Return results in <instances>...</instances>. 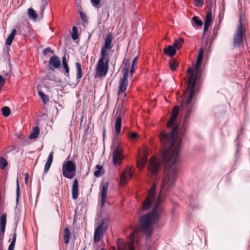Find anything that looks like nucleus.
Returning a JSON list of instances; mask_svg holds the SVG:
<instances>
[{
	"instance_id": "nucleus-7",
	"label": "nucleus",
	"mask_w": 250,
	"mask_h": 250,
	"mask_svg": "<svg viewBox=\"0 0 250 250\" xmlns=\"http://www.w3.org/2000/svg\"><path fill=\"white\" fill-rule=\"evenodd\" d=\"M245 37V32L242 27V21L241 18L239 20V24L236 29L233 39V45L235 47H238L243 44V39Z\"/></svg>"
},
{
	"instance_id": "nucleus-41",
	"label": "nucleus",
	"mask_w": 250,
	"mask_h": 250,
	"mask_svg": "<svg viewBox=\"0 0 250 250\" xmlns=\"http://www.w3.org/2000/svg\"><path fill=\"white\" fill-rule=\"evenodd\" d=\"M5 230V227H0V240L1 241V244L2 245V241L4 237V232Z\"/></svg>"
},
{
	"instance_id": "nucleus-1",
	"label": "nucleus",
	"mask_w": 250,
	"mask_h": 250,
	"mask_svg": "<svg viewBox=\"0 0 250 250\" xmlns=\"http://www.w3.org/2000/svg\"><path fill=\"white\" fill-rule=\"evenodd\" d=\"M178 129V126L176 125L170 133L163 132L160 134L161 143L164 146H168L166 148L162 157L163 164L168 168L162 178L161 189L157 198H155L156 186L153 184L143 205V208L145 210L148 209L151 205L154 206L151 211L140 217V230L146 235L147 238H151L153 229V226L160 218L161 208L159 204L163 200L164 193L170 191L175 185L177 174L176 165L179 162L178 158L182 149L181 140L174 139V135Z\"/></svg>"
},
{
	"instance_id": "nucleus-3",
	"label": "nucleus",
	"mask_w": 250,
	"mask_h": 250,
	"mask_svg": "<svg viewBox=\"0 0 250 250\" xmlns=\"http://www.w3.org/2000/svg\"><path fill=\"white\" fill-rule=\"evenodd\" d=\"M107 49L102 48L101 51V57L99 60L97 67L96 73L98 77L104 76L108 71V59H106L107 55Z\"/></svg>"
},
{
	"instance_id": "nucleus-16",
	"label": "nucleus",
	"mask_w": 250,
	"mask_h": 250,
	"mask_svg": "<svg viewBox=\"0 0 250 250\" xmlns=\"http://www.w3.org/2000/svg\"><path fill=\"white\" fill-rule=\"evenodd\" d=\"M53 154H54V152L53 151L49 153V156L47 158V160L45 164L43 172L45 174L47 173V172L49 169L50 166L52 163L53 159Z\"/></svg>"
},
{
	"instance_id": "nucleus-36",
	"label": "nucleus",
	"mask_w": 250,
	"mask_h": 250,
	"mask_svg": "<svg viewBox=\"0 0 250 250\" xmlns=\"http://www.w3.org/2000/svg\"><path fill=\"white\" fill-rule=\"evenodd\" d=\"M47 3H48L47 0H42V6L41 7L40 10L42 15H43V13L47 5Z\"/></svg>"
},
{
	"instance_id": "nucleus-29",
	"label": "nucleus",
	"mask_w": 250,
	"mask_h": 250,
	"mask_svg": "<svg viewBox=\"0 0 250 250\" xmlns=\"http://www.w3.org/2000/svg\"><path fill=\"white\" fill-rule=\"evenodd\" d=\"M6 213H3L0 216V227H6Z\"/></svg>"
},
{
	"instance_id": "nucleus-44",
	"label": "nucleus",
	"mask_w": 250,
	"mask_h": 250,
	"mask_svg": "<svg viewBox=\"0 0 250 250\" xmlns=\"http://www.w3.org/2000/svg\"><path fill=\"white\" fill-rule=\"evenodd\" d=\"M130 59L127 58H125L123 61V64L125 66H128L129 64Z\"/></svg>"
},
{
	"instance_id": "nucleus-58",
	"label": "nucleus",
	"mask_w": 250,
	"mask_h": 250,
	"mask_svg": "<svg viewBox=\"0 0 250 250\" xmlns=\"http://www.w3.org/2000/svg\"><path fill=\"white\" fill-rule=\"evenodd\" d=\"M49 52L51 53V54H54V50H52L51 49H50V51Z\"/></svg>"
},
{
	"instance_id": "nucleus-25",
	"label": "nucleus",
	"mask_w": 250,
	"mask_h": 250,
	"mask_svg": "<svg viewBox=\"0 0 250 250\" xmlns=\"http://www.w3.org/2000/svg\"><path fill=\"white\" fill-rule=\"evenodd\" d=\"M147 156L145 155L142 158L138 160L137 166L139 168H142L146 165L147 161Z\"/></svg>"
},
{
	"instance_id": "nucleus-45",
	"label": "nucleus",
	"mask_w": 250,
	"mask_h": 250,
	"mask_svg": "<svg viewBox=\"0 0 250 250\" xmlns=\"http://www.w3.org/2000/svg\"><path fill=\"white\" fill-rule=\"evenodd\" d=\"M5 81L1 75H0V89H1L5 84Z\"/></svg>"
},
{
	"instance_id": "nucleus-53",
	"label": "nucleus",
	"mask_w": 250,
	"mask_h": 250,
	"mask_svg": "<svg viewBox=\"0 0 250 250\" xmlns=\"http://www.w3.org/2000/svg\"><path fill=\"white\" fill-rule=\"evenodd\" d=\"M15 244H10V245L8 246V250H14L15 248Z\"/></svg>"
},
{
	"instance_id": "nucleus-39",
	"label": "nucleus",
	"mask_w": 250,
	"mask_h": 250,
	"mask_svg": "<svg viewBox=\"0 0 250 250\" xmlns=\"http://www.w3.org/2000/svg\"><path fill=\"white\" fill-rule=\"evenodd\" d=\"M176 118V117L171 115L170 117V118L169 119V121L168 122V123L167 124V126L168 127H171L172 126V125H173Z\"/></svg>"
},
{
	"instance_id": "nucleus-35",
	"label": "nucleus",
	"mask_w": 250,
	"mask_h": 250,
	"mask_svg": "<svg viewBox=\"0 0 250 250\" xmlns=\"http://www.w3.org/2000/svg\"><path fill=\"white\" fill-rule=\"evenodd\" d=\"M71 38L73 40H76L78 38V29L76 26L72 27V33L71 34Z\"/></svg>"
},
{
	"instance_id": "nucleus-22",
	"label": "nucleus",
	"mask_w": 250,
	"mask_h": 250,
	"mask_svg": "<svg viewBox=\"0 0 250 250\" xmlns=\"http://www.w3.org/2000/svg\"><path fill=\"white\" fill-rule=\"evenodd\" d=\"M184 39L180 38L177 40H175L172 45L174 46L176 49H179L181 48Z\"/></svg>"
},
{
	"instance_id": "nucleus-8",
	"label": "nucleus",
	"mask_w": 250,
	"mask_h": 250,
	"mask_svg": "<svg viewBox=\"0 0 250 250\" xmlns=\"http://www.w3.org/2000/svg\"><path fill=\"white\" fill-rule=\"evenodd\" d=\"M128 68L127 67L123 68L122 69V73L123 74V77L120 79L119 82V86L118 89V94L120 95L124 93L125 91L126 87L128 84L127 78L128 76Z\"/></svg>"
},
{
	"instance_id": "nucleus-46",
	"label": "nucleus",
	"mask_w": 250,
	"mask_h": 250,
	"mask_svg": "<svg viewBox=\"0 0 250 250\" xmlns=\"http://www.w3.org/2000/svg\"><path fill=\"white\" fill-rule=\"evenodd\" d=\"M79 13H80V16L81 17V19L83 21H87V18H86V16H85V15L83 13L82 11H79Z\"/></svg>"
},
{
	"instance_id": "nucleus-4",
	"label": "nucleus",
	"mask_w": 250,
	"mask_h": 250,
	"mask_svg": "<svg viewBox=\"0 0 250 250\" xmlns=\"http://www.w3.org/2000/svg\"><path fill=\"white\" fill-rule=\"evenodd\" d=\"M117 140V138L115 137L111 146V148L113 150L112 162L115 167L121 165L124 158V149L122 147L119 146Z\"/></svg>"
},
{
	"instance_id": "nucleus-38",
	"label": "nucleus",
	"mask_w": 250,
	"mask_h": 250,
	"mask_svg": "<svg viewBox=\"0 0 250 250\" xmlns=\"http://www.w3.org/2000/svg\"><path fill=\"white\" fill-rule=\"evenodd\" d=\"M192 20L194 21L195 23L198 26H202L203 25V22L201 20L199 19L197 16H194L192 18Z\"/></svg>"
},
{
	"instance_id": "nucleus-52",
	"label": "nucleus",
	"mask_w": 250,
	"mask_h": 250,
	"mask_svg": "<svg viewBox=\"0 0 250 250\" xmlns=\"http://www.w3.org/2000/svg\"><path fill=\"white\" fill-rule=\"evenodd\" d=\"M134 72V67H131L130 70H129V75H130V77L131 78L132 77L133 74Z\"/></svg>"
},
{
	"instance_id": "nucleus-40",
	"label": "nucleus",
	"mask_w": 250,
	"mask_h": 250,
	"mask_svg": "<svg viewBox=\"0 0 250 250\" xmlns=\"http://www.w3.org/2000/svg\"><path fill=\"white\" fill-rule=\"evenodd\" d=\"M194 5L195 6L201 7L204 3V0H194Z\"/></svg>"
},
{
	"instance_id": "nucleus-63",
	"label": "nucleus",
	"mask_w": 250,
	"mask_h": 250,
	"mask_svg": "<svg viewBox=\"0 0 250 250\" xmlns=\"http://www.w3.org/2000/svg\"><path fill=\"white\" fill-rule=\"evenodd\" d=\"M85 248H84L83 249V250H85Z\"/></svg>"
},
{
	"instance_id": "nucleus-13",
	"label": "nucleus",
	"mask_w": 250,
	"mask_h": 250,
	"mask_svg": "<svg viewBox=\"0 0 250 250\" xmlns=\"http://www.w3.org/2000/svg\"><path fill=\"white\" fill-rule=\"evenodd\" d=\"M109 185L108 182L101 184V206H104L106 201L107 188Z\"/></svg>"
},
{
	"instance_id": "nucleus-23",
	"label": "nucleus",
	"mask_w": 250,
	"mask_h": 250,
	"mask_svg": "<svg viewBox=\"0 0 250 250\" xmlns=\"http://www.w3.org/2000/svg\"><path fill=\"white\" fill-rule=\"evenodd\" d=\"M28 17L34 21H36L37 18V14L36 11L32 8H29L28 10Z\"/></svg>"
},
{
	"instance_id": "nucleus-59",
	"label": "nucleus",
	"mask_w": 250,
	"mask_h": 250,
	"mask_svg": "<svg viewBox=\"0 0 250 250\" xmlns=\"http://www.w3.org/2000/svg\"><path fill=\"white\" fill-rule=\"evenodd\" d=\"M110 250H116L115 248H113V249Z\"/></svg>"
},
{
	"instance_id": "nucleus-31",
	"label": "nucleus",
	"mask_w": 250,
	"mask_h": 250,
	"mask_svg": "<svg viewBox=\"0 0 250 250\" xmlns=\"http://www.w3.org/2000/svg\"><path fill=\"white\" fill-rule=\"evenodd\" d=\"M1 111L2 115L5 117L9 116L10 114V109L7 106L3 107L1 109Z\"/></svg>"
},
{
	"instance_id": "nucleus-11",
	"label": "nucleus",
	"mask_w": 250,
	"mask_h": 250,
	"mask_svg": "<svg viewBox=\"0 0 250 250\" xmlns=\"http://www.w3.org/2000/svg\"><path fill=\"white\" fill-rule=\"evenodd\" d=\"M161 166L160 162L156 157L150 158L149 164V170L152 174H156Z\"/></svg>"
},
{
	"instance_id": "nucleus-49",
	"label": "nucleus",
	"mask_w": 250,
	"mask_h": 250,
	"mask_svg": "<svg viewBox=\"0 0 250 250\" xmlns=\"http://www.w3.org/2000/svg\"><path fill=\"white\" fill-rule=\"evenodd\" d=\"M133 242H134V240H132V241H131V242H130L129 243V245H128L129 250H134V248L133 245Z\"/></svg>"
},
{
	"instance_id": "nucleus-18",
	"label": "nucleus",
	"mask_w": 250,
	"mask_h": 250,
	"mask_svg": "<svg viewBox=\"0 0 250 250\" xmlns=\"http://www.w3.org/2000/svg\"><path fill=\"white\" fill-rule=\"evenodd\" d=\"M75 66L77 71V75H76V78H77V83L76 84V86L79 83L80 79L82 77L83 73L81 68V65L79 62H76L75 63Z\"/></svg>"
},
{
	"instance_id": "nucleus-2",
	"label": "nucleus",
	"mask_w": 250,
	"mask_h": 250,
	"mask_svg": "<svg viewBox=\"0 0 250 250\" xmlns=\"http://www.w3.org/2000/svg\"><path fill=\"white\" fill-rule=\"evenodd\" d=\"M195 68L189 67L187 72L189 76L188 79V84L187 91L185 92V97L182 104L183 108L185 111L184 120L187 121L190 117V114L193 112L194 108L191 102L194 95L195 88L198 78V73L200 71H197L196 73L194 72Z\"/></svg>"
},
{
	"instance_id": "nucleus-6",
	"label": "nucleus",
	"mask_w": 250,
	"mask_h": 250,
	"mask_svg": "<svg viewBox=\"0 0 250 250\" xmlns=\"http://www.w3.org/2000/svg\"><path fill=\"white\" fill-rule=\"evenodd\" d=\"M76 174V166L71 161L63 163L62 167V174L66 178L72 179Z\"/></svg>"
},
{
	"instance_id": "nucleus-14",
	"label": "nucleus",
	"mask_w": 250,
	"mask_h": 250,
	"mask_svg": "<svg viewBox=\"0 0 250 250\" xmlns=\"http://www.w3.org/2000/svg\"><path fill=\"white\" fill-rule=\"evenodd\" d=\"M79 185L77 179H74L72 186V196L73 199L76 200L78 197Z\"/></svg>"
},
{
	"instance_id": "nucleus-56",
	"label": "nucleus",
	"mask_w": 250,
	"mask_h": 250,
	"mask_svg": "<svg viewBox=\"0 0 250 250\" xmlns=\"http://www.w3.org/2000/svg\"><path fill=\"white\" fill-rule=\"evenodd\" d=\"M105 132H106V130H105V128H104L103 129V140H104L105 138Z\"/></svg>"
},
{
	"instance_id": "nucleus-19",
	"label": "nucleus",
	"mask_w": 250,
	"mask_h": 250,
	"mask_svg": "<svg viewBox=\"0 0 250 250\" xmlns=\"http://www.w3.org/2000/svg\"><path fill=\"white\" fill-rule=\"evenodd\" d=\"M203 60V51L202 49H200V52L198 53V57L196 60L195 70L200 71V68L199 66L202 62Z\"/></svg>"
},
{
	"instance_id": "nucleus-61",
	"label": "nucleus",
	"mask_w": 250,
	"mask_h": 250,
	"mask_svg": "<svg viewBox=\"0 0 250 250\" xmlns=\"http://www.w3.org/2000/svg\"><path fill=\"white\" fill-rule=\"evenodd\" d=\"M126 95L125 93H124V96L125 97Z\"/></svg>"
},
{
	"instance_id": "nucleus-60",
	"label": "nucleus",
	"mask_w": 250,
	"mask_h": 250,
	"mask_svg": "<svg viewBox=\"0 0 250 250\" xmlns=\"http://www.w3.org/2000/svg\"><path fill=\"white\" fill-rule=\"evenodd\" d=\"M131 235L132 237H133V236H134V233H132L131 234Z\"/></svg>"
},
{
	"instance_id": "nucleus-21",
	"label": "nucleus",
	"mask_w": 250,
	"mask_h": 250,
	"mask_svg": "<svg viewBox=\"0 0 250 250\" xmlns=\"http://www.w3.org/2000/svg\"><path fill=\"white\" fill-rule=\"evenodd\" d=\"M40 133V128L39 126H35L32 129V131L29 135V138L30 139H36Z\"/></svg>"
},
{
	"instance_id": "nucleus-27",
	"label": "nucleus",
	"mask_w": 250,
	"mask_h": 250,
	"mask_svg": "<svg viewBox=\"0 0 250 250\" xmlns=\"http://www.w3.org/2000/svg\"><path fill=\"white\" fill-rule=\"evenodd\" d=\"M96 170L94 172V175L96 177H100L103 173L102 170H103V167L99 165H97L96 166Z\"/></svg>"
},
{
	"instance_id": "nucleus-9",
	"label": "nucleus",
	"mask_w": 250,
	"mask_h": 250,
	"mask_svg": "<svg viewBox=\"0 0 250 250\" xmlns=\"http://www.w3.org/2000/svg\"><path fill=\"white\" fill-rule=\"evenodd\" d=\"M122 108L123 105H118L116 107V122L115 124V130L117 135H119L121 132V129L122 126Z\"/></svg>"
},
{
	"instance_id": "nucleus-47",
	"label": "nucleus",
	"mask_w": 250,
	"mask_h": 250,
	"mask_svg": "<svg viewBox=\"0 0 250 250\" xmlns=\"http://www.w3.org/2000/svg\"><path fill=\"white\" fill-rule=\"evenodd\" d=\"M137 59H138V57L137 56L135 57L133 59V60L132 61V63H131V67H135V65L136 64V63H137Z\"/></svg>"
},
{
	"instance_id": "nucleus-20",
	"label": "nucleus",
	"mask_w": 250,
	"mask_h": 250,
	"mask_svg": "<svg viewBox=\"0 0 250 250\" xmlns=\"http://www.w3.org/2000/svg\"><path fill=\"white\" fill-rule=\"evenodd\" d=\"M17 34V31L16 29H13L12 30L11 33L8 36L7 38L6 43V45H10L12 44V41L14 39L15 35Z\"/></svg>"
},
{
	"instance_id": "nucleus-37",
	"label": "nucleus",
	"mask_w": 250,
	"mask_h": 250,
	"mask_svg": "<svg viewBox=\"0 0 250 250\" xmlns=\"http://www.w3.org/2000/svg\"><path fill=\"white\" fill-rule=\"evenodd\" d=\"M38 94L41 98V99L42 100V101L44 103H46V101L47 102L48 101V99L47 98V96L42 92L40 91L38 92Z\"/></svg>"
},
{
	"instance_id": "nucleus-15",
	"label": "nucleus",
	"mask_w": 250,
	"mask_h": 250,
	"mask_svg": "<svg viewBox=\"0 0 250 250\" xmlns=\"http://www.w3.org/2000/svg\"><path fill=\"white\" fill-rule=\"evenodd\" d=\"M113 36L110 33H108L106 35L104 42L102 48L107 49H110L112 47V41Z\"/></svg>"
},
{
	"instance_id": "nucleus-42",
	"label": "nucleus",
	"mask_w": 250,
	"mask_h": 250,
	"mask_svg": "<svg viewBox=\"0 0 250 250\" xmlns=\"http://www.w3.org/2000/svg\"><path fill=\"white\" fill-rule=\"evenodd\" d=\"M100 0H91L92 5L95 7H99Z\"/></svg>"
},
{
	"instance_id": "nucleus-28",
	"label": "nucleus",
	"mask_w": 250,
	"mask_h": 250,
	"mask_svg": "<svg viewBox=\"0 0 250 250\" xmlns=\"http://www.w3.org/2000/svg\"><path fill=\"white\" fill-rule=\"evenodd\" d=\"M212 21V17L211 12L210 11H208L206 14L204 23L210 24Z\"/></svg>"
},
{
	"instance_id": "nucleus-57",
	"label": "nucleus",
	"mask_w": 250,
	"mask_h": 250,
	"mask_svg": "<svg viewBox=\"0 0 250 250\" xmlns=\"http://www.w3.org/2000/svg\"><path fill=\"white\" fill-rule=\"evenodd\" d=\"M118 250H127L124 245L118 246Z\"/></svg>"
},
{
	"instance_id": "nucleus-10",
	"label": "nucleus",
	"mask_w": 250,
	"mask_h": 250,
	"mask_svg": "<svg viewBox=\"0 0 250 250\" xmlns=\"http://www.w3.org/2000/svg\"><path fill=\"white\" fill-rule=\"evenodd\" d=\"M131 169L129 167H126L124 172L121 174L120 177V185L124 187L130 180L132 176Z\"/></svg>"
},
{
	"instance_id": "nucleus-30",
	"label": "nucleus",
	"mask_w": 250,
	"mask_h": 250,
	"mask_svg": "<svg viewBox=\"0 0 250 250\" xmlns=\"http://www.w3.org/2000/svg\"><path fill=\"white\" fill-rule=\"evenodd\" d=\"M18 219H17V220L16 221V222H15V224L14 232L12 236V241L10 243L11 244L13 243V244H15V243L16 241V239H17L16 230H17V226H18Z\"/></svg>"
},
{
	"instance_id": "nucleus-12",
	"label": "nucleus",
	"mask_w": 250,
	"mask_h": 250,
	"mask_svg": "<svg viewBox=\"0 0 250 250\" xmlns=\"http://www.w3.org/2000/svg\"><path fill=\"white\" fill-rule=\"evenodd\" d=\"M61 65V61L56 55L52 56L49 61V67L52 70L58 69Z\"/></svg>"
},
{
	"instance_id": "nucleus-34",
	"label": "nucleus",
	"mask_w": 250,
	"mask_h": 250,
	"mask_svg": "<svg viewBox=\"0 0 250 250\" xmlns=\"http://www.w3.org/2000/svg\"><path fill=\"white\" fill-rule=\"evenodd\" d=\"M169 66L171 70L174 71L176 70L178 66V62L176 61L173 60L169 62Z\"/></svg>"
},
{
	"instance_id": "nucleus-55",
	"label": "nucleus",
	"mask_w": 250,
	"mask_h": 250,
	"mask_svg": "<svg viewBox=\"0 0 250 250\" xmlns=\"http://www.w3.org/2000/svg\"><path fill=\"white\" fill-rule=\"evenodd\" d=\"M4 204V198L0 197V204L1 206H3Z\"/></svg>"
},
{
	"instance_id": "nucleus-48",
	"label": "nucleus",
	"mask_w": 250,
	"mask_h": 250,
	"mask_svg": "<svg viewBox=\"0 0 250 250\" xmlns=\"http://www.w3.org/2000/svg\"><path fill=\"white\" fill-rule=\"evenodd\" d=\"M209 25L210 24H209L204 23L203 36L204 35L205 32L207 31V30H208Z\"/></svg>"
},
{
	"instance_id": "nucleus-26",
	"label": "nucleus",
	"mask_w": 250,
	"mask_h": 250,
	"mask_svg": "<svg viewBox=\"0 0 250 250\" xmlns=\"http://www.w3.org/2000/svg\"><path fill=\"white\" fill-rule=\"evenodd\" d=\"M64 240L65 244H68L69 242V239L71 235L70 231H69L68 228H66L64 229Z\"/></svg>"
},
{
	"instance_id": "nucleus-50",
	"label": "nucleus",
	"mask_w": 250,
	"mask_h": 250,
	"mask_svg": "<svg viewBox=\"0 0 250 250\" xmlns=\"http://www.w3.org/2000/svg\"><path fill=\"white\" fill-rule=\"evenodd\" d=\"M51 48L50 47H46L44 48L43 51L42 53L44 55H46L47 53L49 52L50 51Z\"/></svg>"
},
{
	"instance_id": "nucleus-62",
	"label": "nucleus",
	"mask_w": 250,
	"mask_h": 250,
	"mask_svg": "<svg viewBox=\"0 0 250 250\" xmlns=\"http://www.w3.org/2000/svg\"><path fill=\"white\" fill-rule=\"evenodd\" d=\"M100 250H104V249H101Z\"/></svg>"
},
{
	"instance_id": "nucleus-33",
	"label": "nucleus",
	"mask_w": 250,
	"mask_h": 250,
	"mask_svg": "<svg viewBox=\"0 0 250 250\" xmlns=\"http://www.w3.org/2000/svg\"><path fill=\"white\" fill-rule=\"evenodd\" d=\"M7 162L6 160L2 157H0V167L2 170L4 169V168L7 166Z\"/></svg>"
},
{
	"instance_id": "nucleus-24",
	"label": "nucleus",
	"mask_w": 250,
	"mask_h": 250,
	"mask_svg": "<svg viewBox=\"0 0 250 250\" xmlns=\"http://www.w3.org/2000/svg\"><path fill=\"white\" fill-rule=\"evenodd\" d=\"M62 67L64 68V69L65 70V75L67 77H69V68L67 64V62L66 60V58L65 56H64L62 58Z\"/></svg>"
},
{
	"instance_id": "nucleus-54",
	"label": "nucleus",
	"mask_w": 250,
	"mask_h": 250,
	"mask_svg": "<svg viewBox=\"0 0 250 250\" xmlns=\"http://www.w3.org/2000/svg\"><path fill=\"white\" fill-rule=\"evenodd\" d=\"M29 175L27 173L25 174L24 181L26 185L28 184Z\"/></svg>"
},
{
	"instance_id": "nucleus-5",
	"label": "nucleus",
	"mask_w": 250,
	"mask_h": 250,
	"mask_svg": "<svg viewBox=\"0 0 250 250\" xmlns=\"http://www.w3.org/2000/svg\"><path fill=\"white\" fill-rule=\"evenodd\" d=\"M108 224L109 220L105 218L102 219L98 224L94 231L93 240L94 243H97L102 240L107 229Z\"/></svg>"
},
{
	"instance_id": "nucleus-51",
	"label": "nucleus",
	"mask_w": 250,
	"mask_h": 250,
	"mask_svg": "<svg viewBox=\"0 0 250 250\" xmlns=\"http://www.w3.org/2000/svg\"><path fill=\"white\" fill-rule=\"evenodd\" d=\"M137 134L135 132H132V133H131L129 137L131 138V139H135V138L137 137Z\"/></svg>"
},
{
	"instance_id": "nucleus-17",
	"label": "nucleus",
	"mask_w": 250,
	"mask_h": 250,
	"mask_svg": "<svg viewBox=\"0 0 250 250\" xmlns=\"http://www.w3.org/2000/svg\"><path fill=\"white\" fill-rule=\"evenodd\" d=\"M164 52L168 57L173 56L176 52V49L172 45H169L164 49Z\"/></svg>"
},
{
	"instance_id": "nucleus-32",
	"label": "nucleus",
	"mask_w": 250,
	"mask_h": 250,
	"mask_svg": "<svg viewBox=\"0 0 250 250\" xmlns=\"http://www.w3.org/2000/svg\"><path fill=\"white\" fill-rule=\"evenodd\" d=\"M20 195V188L18 182V179H17V183H16V204L17 205L19 202V198Z\"/></svg>"
},
{
	"instance_id": "nucleus-43",
	"label": "nucleus",
	"mask_w": 250,
	"mask_h": 250,
	"mask_svg": "<svg viewBox=\"0 0 250 250\" xmlns=\"http://www.w3.org/2000/svg\"><path fill=\"white\" fill-rule=\"evenodd\" d=\"M178 106H175L172 111V115L173 116H174L175 117H177V116L178 115Z\"/></svg>"
}]
</instances>
